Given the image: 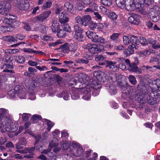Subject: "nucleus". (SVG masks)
<instances>
[{
    "label": "nucleus",
    "instance_id": "nucleus-1",
    "mask_svg": "<svg viewBox=\"0 0 160 160\" xmlns=\"http://www.w3.org/2000/svg\"><path fill=\"white\" fill-rule=\"evenodd\" d=\"M129 3L127 9L130 11H133L136 8L139 9V6L145 5H150L153 2L154 0H129Z\"/></svg>",
    "mask_w": 160,
    "mask_h": 160
},
{
    "label": "nucleus",
    "instance_id": "nucleus-2",
    "mask_svg": "<svg viewBox=\"0 0 160 160\" xmlns=\"http://www.w3.org/2000/svg\"><path fill=\"white\" fill-rule=\"evenodd\" d=\"M15 18L16 17L14 16H11V17L9 18H3L2 21L6 24L1 27V31L3 32L12 31L14 29L13 25L16 23Z\"/></svg>",
    "mask_w": 160,
    "mask_h": 160
},
{
    "label": "nucleus",
    "instance_id": "nucleus-3",
    "mask_svg": "<svg viewBox=\"0 0 160 160\" xmlns=\"http://www.w3.org/2000/svg\"><path fill=\"white\" fill-rule=\"evenodd\" d=\"M136 98L138 102L141 103H144L147 102L151 105L154 104L156 103L157 101L156 98H153L151 97L149 94H142L139 93L136 95Z\"/></svg>",
    "mask_w": 160,
    "mask_h": 160
},
{
    "label": "nucleus",
    "instance_id": "nucleus-4",
    "mask_svg": "<svg viewBox=\"0 0 160 160\" xmlns=\"http://www.w3.org/2000/svg\"><path fill=\"white\" fill-rule=\"evenodd\" d=\"M71 147L72 148L71 149L70 152L73 155L75 156H79L82 155L83 150L82 146L78 143L75 142H72Z\"/></svg>",
    "mask_w": 160,
    "mask_h": 160
},
{
    "label": "nucleus",
    "instance_id": "nucleus-5",
    "mask_svg": "<svg viewBox=\"0 0 160 160\" xmlns=\"http://www.w3.org/2000/svg\"><path fill=\"white\" fill-rule=\"evenodd\" d=\"M85 48L92 54H95L99 52H103L104 46L101 45L88 44Z\"/></svg>",
    "mask_w": 160,
    "mask_h": 160
},
{
    "label": "nucleus",
    "instance_id": "nucleus-6",
    "mask_svg": "<svg viewBox=\"0 0 160 160\" xmlns=\"http://www.w3.org/2000/svg\"><path fill=\"white\" fill-rule=\"evenodd\" d=\"M21 145V144H19V143L16 145V147L18 149L17 150V152L22 153H25L28 152L30 154V155H25L24 156V157L28 158H33V153L32 152L35 150V148L32 147L29 149L25 148L23 150H20V149L23 148V147Z\"/></svg>",
    "mask_w": 160,
    "mask_h": 160
},
{
    "label": "nucleus",
    "instance_id": "nucleus-7",
    "mask_svg": "<svg viewBox=\"0 0 160 160\" xmlns=\"http://www.w3.org/2000/svg\"><path fill=\"white\" fill-rule=\"evenodd\" d=\"M10 3L6 1H2L0 3V13L3 15L4 17L10 15L9 12L11 8Z\"/></svg>",
    "mask_w": 160,
    "mask_h": 160
},
{
    "label": "nucleus",
    "instance_id": "nucleus-8",
    "mask_svg": "<svg viewBox=\"0 0 160 160\" xmlns=\"http://www.w3.org/2000/svg\"><path fill=\"white\" fill-rule=\"evenodd\" d=\"M20 92H22V87L19 85H17L13 89H12L8 91V94L10 98H14L16 95H18L21 99L24 98L25 95L24 94L22 97L20 93Z\"/></svg>",
    "mask_w": 160,
    "mask_h": 160
},
{
    "label": "nucleus",
    "instance_id": "nucleus-9",
    "mask_svg": "<svg viewBox=\"0 0 160 160\" xmlns=\"http://www.w3.org/2000/svg\"><path fill=\"white\" fill-rule=\"evenodd\" d=\"M18 128V124L13 123L11 121V122L10 123H8V122L5 123V130L1 129V132H4L5 131L14 132L17 130Z\"/></svg>",
    "mask_w": 160,
    "mask_h": 160
},
{
    "label": "nucleus",
    "instance_id": "nucleus-10",
    "mask_svg": "<svg viewBox=\"0 0 160 160\" xmlns=\"http://www.w3.org/2000/svg\"><path fill=\"white\" fill-rule=\"evenodd\" d=\"M149 86L153 92L160 91V79H157L149 83Z\"/></svg>",
    "mask_w": 160,
    "mask_h": 160
},
{
    "label": "nucleus",
    "instance_id": "nucleus-11",
    "mask_svg": "<svg viewBox=\"0 0 160 160\" xmlns=\"http://www.w3.org/2000/svg\"><path fill=\"white\" fill-rule=\"evenodd\" d=\"M16 6L21 10H26L29 7V4L27 0H19L16 4Z\"/></svg>",
    "mask_w": 160,
    "mask_h": 160
},
{
    "label": "nucleus",
    "instance_id": "nucleus-12",
    "mask_svg": "<svg viewBox=\"0 0 160 160\" xmlns=\"http://www.w3.org/2000/svg\"><path fill=\"white\" fill-rule=\"evenodd\" d=\"M58 141V139L54 137L53 138L52 140L50 142L49 144V147L50 148L55 147L53 150V152L54 153H55L56 154L57 153V152L60 149V148L57 147L59 144V143L57 142Z\"/></svg>",
    "mask_w": 160,
    "mask_h": 160
},
{
    "label": "nucleus",
    "instance_id": "nucleus-13",
    "mask_svg": "<svg viewBox=\"0 0 160 160\" xmlns=\"http://www.w3.org/2000/svg\"><path fill=\"white\" fill-rule=\"evenodd\" d=\"M140 17L137 14H132V15L128 18L129 22L134 24L138 25L140 22Z\"/></svg>",
    "mask_w": 160,
    "mask_h": 160
},
{
    "label": "nucleus",
    "instance_id": "nucleus-14",
    "mask_svg": "<svg viewBox=\"0 0 160 160\" xmlns=\"http://www.w3.org/2000/svg\"><path fill=\"white\" fill-rule=\"evenodd\" d=\"M83 95L82 98L83 99L88 100L90 98L91 94L90 93L91 90L88 86L84 88L83 90Z\"/></svg>",
    "mask_w": 160,
    "mask_h": 160
},
{
    "label": "nucleus",
    "instance_id": "nucleus-15",
    "mask_svg": "<svg viewBox=\"0 0 160 160\" xmlns=\"http://www.w3.org/2000/svg\"><path fill=\"white\" fill-rule=\"evenodd\" d=\"M59 18L60 22L62 23H65L69 21V18L65 11L59 14Z\"/></svg>",
    "mask_w": 160,
    "mask_h": 160
},
{
    "label": "nucleus",
    "instance_id": "nucleus-16",
    "mask_svg": "<svg viewBox=\"0 0 160 160\" xmlns=\"http://www.w3.org/2000/svg\"><path fill=\"white\" fill-rule=\"evenodd\" d=\"M107 65L106 67L108 68L110 70L115 72L118 69V68L117 65H116V62H112V61H108L107 62Z\"/></svg>",
    "mask_w": 160,
    "mask_h": 160
},
{
    "label": "nucleus",
    "instance_id": "nucleus-17",
    "mask_svg": "<svg viewBox=\"0 0 160 160\" xmlns=\"http://www.w3.org/2000/svg\"><path fill=\"white\" fill-rule=\"evenodd\" d=\"M92 41L96 43H104L105 42V39L101 37H99L98 35L96 34L95 32H94L93 36H92Z\"/></svg>",
    "mask_w": 160,
    "mask_h": 160
},
{
    "label": "nucleus",
    "instance_id": "nucleus-18",
    "mask_svg": "<svg viewBox=\"0 0 160 160\" xmlns=\"http://www.w3.org/2000/svg\"><path fill=\"white\" fill-rule=\"evenodd\" d=\"M51 12L48 11L44 12L42 14H41L37 17V19L38 20L43 21V20L47 18L51 14Z\"/></svg>",
    "mask_w": 160,
    "mask_h": 160
},
{
    "label": "nucleus",
    "instance_id": "nucleus-19",
    "mask_svg": "<svg viewBox=\"0 0 160 160\" xmlns=\"http://www.w3.org/2000/svg\"><path fill=\"white\" fill-rule=\"evenodd\" d=\"M13 68V66L10 65L8 64H4L1 66V68L2 70V72H9L12 74L14 73V71L12 70H8V69H12ZM13 74H12V75Z\"/></svg>",
    "mask_w": 160,
    "mask_h": 160
},
{
    "label": "nucleus",
    "instance_id": "nucleus-20",
    "mask_svg": "<svg viewBox=\"0 0 160 160\" xmlns=\"http://www.w3.org/2000/svg\"><path fill=\"white\" fill-rule=\"evenodd\" d=\"M60 28L59 24L57 20L53 21L52 25L51 26V28L53 32H57L59 30Z\"/></svg>",
    "mask_w": 160,
    "mask_h": 160
},
{
    "label": "nucleus",
    "instance_id": "nucleus-21",
    "mask_svg": "<svg viewBox=\"0 0 160 160\" xmlns=\"http://www.w3.org/2000/svg\"><path fill=\"white\" fill-rule=\"evenodd\" d=\"M7 122L10 123L11 122V120L6 117H3L2 118H0V129L4 125L5 126V123H6Z\"/></svg>",
    "mask_w": 160,
    "mask_h": 160
},
{
    "label": "nucleus",
    "instance_id": "nucleus-22",
    "mask_svg": "<svg viewBox=\"0 0 160 160\" xmlns=\"http://www.w3.org/2000/svg\"><path fill=\"white\" fill-rule=\"evenodd\" d=\"M130 43L132 44V45H133L134 46H138L139 43L138 38L135 36H132L130 37Z\"/></svg>",
    "mask_w": 160,
    "mask_h": 160
},
{
    "label": "nucleus",
    "instance_id": "nucleus-23",
    "mask_svg": "<svg viewBox=\"0 0 160 160\" xmlns=\"http://www.w3.org/2000/svg\"><path fill=\"white\" fill-rule=\"evenodd\" d=\"M51 149H48L47 150H44L41 153H44L45 154H47L48 156L49 157L53 158L56 157V155L55 153L53 152H51Z\"/></svg>",
    "mask_w": 160,
    "mask_h": 160
},
{
    "label": "nucleus",
    "instance_id": "nucleus-24",
    "mask_svg": "<svg viewBox=\"0 0 160 160\" xmlns=\"http://www.w3.org/2000/svg\"><path fill=\"white\" fill-rule=\"evenodd\" d=\"M116 4L121 8H124L126 7L125 0H116Z\"/></svg>",
    "mask_w": 160,
    "mask_h": 160
},
{
    "label": "nucleus",
    "instance_id": "nucleus-25",
    "mask_svg": "<svg viewBox=\"0 0 160 160\" xmlns=\"http://www.w3.org/2000/svg\"><path fill=\"white\" fill-rule=\"evenodd\" d=\"M117 83L118 86L123 91L126 90L128 88H129V87L128 86V85L127 83L124 84L120 81H118Z\"/></svg>",
    "mask_w": 160,
    "mask_h": 160
},
{
    "label": "nucleus",
    "instance_id": "nucleus-26",
    "mask_svg": "<svg viewBox=\"0 0 160 160\" xmlns=\"http://www.w3.org/2000/svg\"><path fill=\"white\" fill-rule=\"evenodd\" d=\"M61 51L64 53H68L69 51V45L66 43L62 45H61Z\"/></svg>",
    "mask_w": 160,
    "mask_h": 160
},
{
    "label": "nucleus",
    "instance_id": "nucleus-27",
    "mask_svg": "<svg viewBox=\"0 0 160 160\" xmlns=\"http://www.w3.org/2000/svg\"><path fill=\"white\" fill-rule=\"evenodd\" d=\"M128 69L131 72H136L137 71V67L135 63H132L129 64Z\"/></svg>",
    "mask_w": 160,
    "mask_h": 160
},
{
    "label": "nucleus",
    "instance_id": "nucleus-28",
    "mask_svg": "<svg viewBox=\"0 0 160 160\" xmlns=\"http://www.w3.org/2000/svg\"><path fill=\"white\" fill-rule=\"evenodd\" d=\"M75 23H78L84 26H86V24L82 20V18L79 16H77L75 19Z\"/></svg>",
    "mask_w": 160,
    "mask_h": 160
},
{
    "label": "nucleus",
    "instance_id": "nucleus-29",
    "mask_svg": "<svg viewBox=\"0 0 160 160\" xmlns=\"http://www.w3.org/2000/svg\"><path fill=\"white\" fill-rule=\"evenodd\" d=\"M32 59L35 60L36 61H34L32 60L28 61V65L31 66H37L38 64V62H39V61L38 60V59H37L36 58H32Z\"/></svg>",
    "mask_w": 160,
    "mask_h": 160
},
{
    "label": "nucleus",
    "instance_id": "nucleus-30",
    "mask_svg": "<svg viewBox=\"0 0 160 160\" xmlns=\"http://www.w3.org/2000/svg\"><path fill=\"white\" fill-rule=\"evenodd\" d=\"M108 91L110 94L112 95H115L117 93L116 87L113 85H111L109 86Z\"/></svg>",
    "mask_w": 160,
    "mask_h": 160
},
{
    "label": "nucleus",
    "instance_id": "nucleus-31",
    "mask_svg": "<svg viewBox=\"0 0 160 160\" xmlns=\"http://www.w3.org/2000/svg\"><path fill=\"white\" fill-rule=\"evenodd\" d=\"M73 30L75 33L83 32V29L78 24H75L73 26Z\"/></svg>",
    "mask_w": 160,
    "mask_h": 160
},
{
    "label": "nucleus",
    "instance_id": "nucleus-32",
    "mask_svg": "<svg viewBox=\"0 0 160 160\" xmlns=\"http://www.w3.org/2000/svg\"><path fill=\"white\" fill-rule=\"evenodd\" d=\"M57 32V36L59 38H63L66 36V31L64 30H59Z\"/></svg>",
    "mask_w": 160,
    "mask_h": 160
},
{
    "label": "nucleus",
    "instance_id": "nucleus-33",
    "mask_svg": "<svg viewBox=\"0 0 160 160\" xmlns=\"http://www.w3.org/2000/svg\"><path fill=\"white\" fill-rule=\"evenodd\" d=\"M82 33V32L75 33L74 36V38L78 41H82L83 38Z\"/></svg>",
    "mask_w": 160,
    "mask_h": 160
},
{
    "label": "nucleus",
    "instance_id": "nucleus-34",
    "mask_svg": "<svg viewBox=\"0 0 160 160\" xmlns=\"http://www.w3.org/2000/svg\"><path fill=\"white\" fill-rule=\"evenodd\" d=\"M15 60L20 63H23L25 62V59L23 57L19 56L16 57Z\"/></svg>",
    "mask_w": 160,
    "mask_h": 160
},
{
    "label": "nucleus",
    "instance_id": "nucleus-35",
    "mask_svg": "<svg viewBox=\"0 0 160 160\" xmlns=\"http://www.w3.org/2000/svg\"><path fill=\"white\" fill-rule=\"evenodd\" d=\"M123 42L124 45H128L131 42L130 37L129 38L128 36H124L123 37Z\"/></svg>",
    "mask_w": 160,
    "mask_h": 160
},
{
    "label": "nucleus",
    "instance_id": "nucleus-36",
    "mask_svg": "<svg viewBox=\"0 0 160 160\" xmlns=\"http://www.w3.org/2000/svg\"><path fill=\"white\" fill-rule=\"evenodd\" d=\"M70 142L67 141H62L61 142V145H63V147L64 149H66L70 146Z\"/></svg>",
    "mask_w": 160,
    "mask_h": 160
},
{
    "label": "nucleus",
    "instance_id": "nucleus-37",
    "mask_svg": "<svg viewBox=\"0 0 160 160\" xmlns=\"http://www.w3.org/2000/svg\"><path fill=\"white\" fill-rule=\"evenodd\" d=\"M120 35L119 33H114L110 36V38L113 41L117 40Z\"/></svg>",
    "mask_w": 160,
    "mask_h": 160
},
{
    "label": "nucleus",
    "instance_id": "nucleus-38",
    "mask_svg": "<svg viewBox=\"0 0 160 160\" xmlns=\"http://www.w3.org/2000/svg\"><path fill=\"white\" fill-rule=\"evenodd\" d=\"M128 79L129 82L133 85H135L137 83L136 79L134 76L130 75L129 76Z\"/></svg>",
    "mask_w": 160,
    "mask_h": 160
},
{
    "label": "nucleus",
    "instance_id": "nucleus-39",
    "mask_svg": "<svg viewBox=\"0 0 160 160\" xmlns=\"http://www.w3.org/2000/svg\"><path fill=\"white\" fill-rule=\"evenodd\" d=\"M64 7L66 8L68 11L71 12L72 9L73 8L72 5L69 2H66L65 3Z\"/></svg>",
    "mask_w": 160,
    "mask_h": 160
},
{
    "label": "nucleus",
    "instance_id": "nucleus-40",
    "mask_svg": "<svg viewBox=\"0 0 160 160\" xmlns=\"http://www.w3.org/2000/svg\"><path fill=\"white\" fill-rule=\"evenodd\" d=\"M108 17L110 19L115 20H116L118 18V15L114 12H110L108 15Z\"/></svg>",
    "mask_w": 160,
    "mask_h": 160
},
{
    "label": "nucleus",
    "instance_id": "nucleus-41",
    "mask_svg": "<svg viewBox=\"0 0 160 160\" xmlns=\"http://www.w3.org/2000/svg\"><path fill=\"white\" fill-rule=\"evenodd\" d=\"M82 18L84 22L85 23L86 26L87 25L88 22L91 19V17L88 15H84L83 17Z\"/></svg>",
    "mask_w": 160,
    "mask_h": 160
},
{
    "label": "nucleus",
    "instance_id": "nucleus-42",
    "mask_svg": "<svg viewBox=\"0 0 160 160\" xmlns=\"http://www.w3.org/2000/svg\"><path fill=\"white\" fill-rule=\"evenodd\" d=\"M19 115L20 117L22 115L23 120L25 121L27 120L31 117V115L27 113H23L22 114L20 113Z\"/></svg>",
    "mask_w": 160,
    "mask_h": 160
},
{
    "label": "nucleus",
    "instance_id": "nucleus-43",
    "mask_svg": "<svg viewBox=\"0 0 160 160\" xmlns=\"http://www.w3.org/2000/svg\"><path fill=\"white\" fill-rule=\"evenodd\" d=\"M63 41L62 40H58L56 42L50 43L49 44V46L50 47H55L57 45H58L62 43Z\"/></svg>",
    "mask_w": 160,
    "mask_h": 160
},
{
    "label": "nucleus",
    "instance_id": "nucleus-44",
    "mask_svg": "<svg viewBox=\"0 0 160 160\" xmlns=\"http://www.w3.org/2000/svg\"><path fill=\"white\" fill-rule=\"evenodd\" d=\"M45 120L47 122V125L48 126L47 130L48 132H49L50 131L52 128L54 124L50 121L46 119Z\"/></svg>",
    "mask_w": 160,
    "mask_h": 160
},
{
    "label": "nucleus",
    "instance_id": "nucleus-45",
    "mask_svg": "<svg viewBox=\"0 0 160 160\" xmlns=\"http://www.w3.org/2000/svg\"><path fill=\"white\" fill-rule=\"evenodd\" d=\"M8 110L4 108H1L0 109V118L1 116L6 115L8 113Z\"/></svg>",
    "mask_w": 160,
    "mask_h": 160
},
{
    "label": "nucleus",
    "instance_id": "nucleus-46",
    "mask_svg": "<svg viewBox=\"0 0 160 160\" xmlns=\"http://www.w3.org/2000/svg\"><path fill=\"white\" fill-rule=\"evenodd\" d=\"M101 3L103 5L106 6H110L112 2L111 0H101Z\"/></svg>",
    "mask_w": 160,
    "mask_h": 160
},
{
    "label": "nucleus",
    "instance_id": "nucleus-47",
    "mask_svg": "<svg viewBox=\"0 0 160 160\" xmlns=\"http://www.w3.org/2000/svg\"><path fill=\"white\" fill-rule=\"evenodd\" d=\"M139 42L143 45H145L148 44V42L146 39L143 37H140Z\"/></svg>",
    "mask_w": 160,
    "mask_h": 160
},
{
    "label": "nucleus",
    "instance_id": "nucleus-48",
    "mask_svg": "<svg viewBox=\"0 0 160 160\" xmlns=\"http://www.w3.org/2000/svg\"><path fill=\"white\" fill-rule=\"evenodd\" d=\"M135 48V49H136L138 48V46H134L133 45H130L128 47V49L130 51L131 54H132L134 53L133 49Z\"/></svg>",
    "mask_w": 160,
    "mask_h": 160
},
{
    "label": "nucleus",
    "instance_id": "nucleus-49",
    "mask_svg": "<svg viewBox=\"0 0 160 160\" xmlns=\"http://www.w3.org/2000/svg\"><path fill=\"white\" fill-rule=\"evenodd\" d=\"M106 58L105 56H103L102 55H100L95 58V61L98 62L99 61H102L104 60Z\"/></svg>",
    "mask_w": 160,
    "mask_h": 160
},
{
    "label": "nucleus",
    "instance_id": "nucleus-50",
    "mask_svg": "<svg viewBox=\"0 0 160 160\" xmlns=\"http://www.w3.org/2000/svg\"><path fill=\"white\" fill-rule=\"evenodd\" d=\"M151 50H147L144 51H142L139 52V54L140 55H143L144 56L147 55H149L151 52Z\"/></svg>",
    "mask_w": 160,
    "mask_h": 160
},
{
    "label": "nucleus",
    "instance_id": "nucleus-51",
    "mask_svg": "<svg viewBox=\"0 0 160 160\" xmlns=\"http://www.w3.org/2000/svg\"><path fill=\"white\" fill-rule=\"evenodd\" d=\"M104 25H103L102 23L101 22L99 23L97 25V26L98 28L102 29L104 28V26L105 27H107L108 25V24L106 22L104 23Z\"/></svg>",
    "mask_w": 160,
    "mask_h": 160
},
{
    "label": "nucleus",
    "instance_id": "nucleus-52",
    "mask_svg": "<svg viewBox=\"0 0 160 160\" xmlns=\"http://www.w3.org/2000/svg\"><path fill=\"white\" fill-rule=\"evenodd\" d=\"M52 4V3L50 1H48L46 3L44 4L42 8L44 9L49 8L51 6Z\"/></svg>",
    "mask_w": 160,
    "mask_h": 160
},
{
    "label": "nucleus",
    "instance_id": "nucleus-53",
    "mask_svg": "<svg viewBox=\"0 0 160 160\" xmlns=\"http://www.w3.org/2000/svg\"><path fill=\"white\" fill-rule=\"evenodd\" d=\"M63 28L64 31L68 32H70L71 31V29L69 25L67 24H65L64 25Z\"/></svg>",
    "mask_w": 160,
    "mask_h": 160
},
{
    "label": "nucleus",
    "instance_id": "nucleus-54",
    "mask_svg": "<svg viewBox=\"0 0 160 160\" xmlns=\"http://www.w3.org/2000/svg\"><path fill=\"white\" fill-rule=\"evenodd\" d=\"M92 152V151L90 150L87 151L84 154L83 157L86 158H88L90 156Z\"/></svg>",
    "mask_w": 160,
    "mask_h": 160
},
{
    "label": "nucleus",
    "instance_id": "nucleus-55",
    "mask_svg": "<svg viewBox=\"0 0 160 160\" xmlns=\"http://www.w3.org/2000/svg\"><path fill=\"white\" fill-rule=\"evenodd\" d=\"M158 61V58L155 57H153L151 58L149 61V62L155 64Z\"/></svg>",
    "mask_w": 160,
    "mask_h": 160
},
{
    "label": "nucleus",
    "instance_id": "nucleus-56",
    "mask_svg": "<svg viewBox=\"0 0 160 160\" xmlns=\"http://www.w3.org/2000/svg\"><path fill=\"white\" fill-rule=\"evenodd\" d=\"M52 39L53 38L52 37L47 35L43 36V37L42 38V40L46 41L51 40H52Z\"/></svg>",
    "mask_w": 160,
    "mask_h": 160
},
{
    "label": "nucleus",
    "instance_id": "nucleus-57",
    "mask_svg": "<svg viewBox=\"0 0 160 160\" xmlns=\"http://www.w3.org/2000/svg\"><path fill=\"white\" fill-rule=\"evenodd\" d=\"M97 26V24L96 23L92 22H90L89 25L90 28L92 30H94L96 28Z\"/></svg>",
    "mask_w": 160,
    "mask_h": 160
},
{
    "label": "nucleus",
    "instance_id": "nucleus-58",
    "mask_svg": "<svg viewBox=\"0 0 160 160\" xmlns=\"http://www.w3.org/2000/svg\"><path fill=\"white\" fill-rule=\"evenodd\" d=\"M28 71L30 72L31 74H34L37 72V70L32 67H29L28 69Z\"/></svg>",
    "mask_w": 160,
    "mask_h": 160
},
{
    "label": "nucleus",
    "instance_id": "nucleus-59",
    "mask_svg": "<svg viewBox=\"0 0 160 160\" xmlns=\"http://www.w3.org/2000/svg\"><path fill=\"white\" fill-rule=\"evenodd\" d=\"M25 37L24 35H22L21 34H19L16 35V39H17L20 40H23L25 38Z\"/></svg>",
    "mask_w": 160,
    "mask_h": 160
},
{
    "label": "nucleus",
    "instance_id": "nucleus-60",
    "mask_svg": "<svg viewBox=\"0 0 160 160\" xmlns=\"http://www.w3.org/2000/svg\"><path fill=\"white\" fill-rule=\"evenodd\" d=\"M93 33L94 32H93L89 31H88L86 32V34L87 36L88 37V38L90 39L91 38H92V36H93Z\"/></svg>",
    "mask_w": 160,
    "mask_h": 160
},
{
    "label": "nucleus",
    "instance_id": "nucleus-61",
    "mask_svg": "<svg viewBox=\"0 0 160 160\" xmlns=\"http://www.w3.org/2000/svg\"><path fill=\"white\" fill-rule=\"evenodd\" d=\"M53 135L55 137H58L60 135V132L58 130H55L52 132Z\"/></svg>",
    "mask_w": 160,
    "mask_h": 160
},
{
    "label": "nucleus",
    "instance_id": "nucleus-62",
    "mask_svg": "<svg viewBox=\"0 0 160 160\" xmlns=\"http://www.w3.org/2000/svg\"><path fill=\"white\" fill-rule=\"evenodd\" d=\"M41 118V117L35 114L33 116L32 118L31 119V120L34 121L37 120H39Z\"/></svg>",
    "mask_w": 160,
    "mask_h": 160
},
{
    "label": "nucleus",
    "instance_id": "nucleus-63",
    "mask_svg": "<svg viewBox=\"0 0 160 160\" xmlns=\"http://www.w3.org/2000/svg\"><path fill=\"white\" fill-rule=\"evenodd\" d=\"M18 143L21 145H24L27 143V141L26 139L22 138L19 140Z\"/></svg>",
    "mask_w": 160,
    "mask_h": 160
},
{
    "label": "nucleus",
    "instance_id": "nucleus-64",
    "mask_svg": "<svg viewBox=\"0 0 160 160\" xmlns=\"http://www.w3.org/2000/svg\"><path fill=\"white\" fill-rule=\"evenodd\" d=\"M7 141L6 138L4 137H0V145L4 144Z\"/></svg>",
    "mask_w": 160,
    "mask_h": 160
}]
</instances>
